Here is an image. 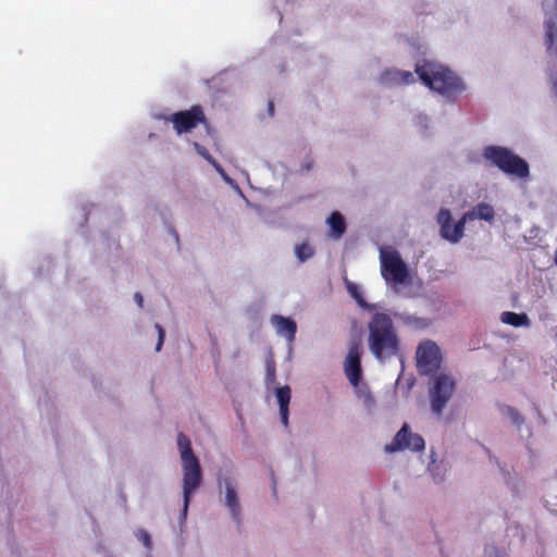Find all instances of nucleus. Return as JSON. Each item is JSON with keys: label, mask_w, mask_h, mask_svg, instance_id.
I'll return each mask as SVG.
<instances>
[{"label": "nucleus", "mask_w": 557, "mask_h": 557, "mask_svg": "<svg viewBox=\"0 0 557 557\" xmlns=\"http://www.w3.org/2000/svg\"><path fill=\"white\" fill-rule=\"evenodd\" d=\"M368 327L369 347L376 359L384 360L398 355L399 337L389 314L374 313Z\"/></svg>", "instance_id": "1"}, {"label": "nucleus", "mask_w": 557, "mask_h": 557, "mask_svg": "<svg viewBox=\"0 0 557 557\" xmlns=\"http://www.w3.org/2000/svg\"><path fill=\"white\" fill-rule=\"evenodd\" d=\"M414 72L430 89L442 95H453L463 90L462 81L448 67L433 61L424 60L417 64Z\"/></svg>", "instance_id": "2"}, {"label": "nucleus", "mask_w": 557, "mask_h": 557, "mask_svg": "<svg viewBox=\"0 0 557 557\" xmlns=\"http://www.w3.org/2000/svg\"><path fill=\"white\" fill-rule=\"evenodd\" d=\"M177 447L183 467V510L186 513L190 495L199 487L202 475L199 460L193 451L191 441L182 432L177 435Z\"/></svg>", "instance_id": "3"}, {"label": "nucleus", "mask_w": 557, "mask_h": 557, "mask_svg": "<svg viewBox=\"0 0 557 557\" xmlns=\"http://www.w3.org/2000/svg\"><path fill=\"white\" fill-rule=\"evenodd\" d=\"M483 157L506 174L515 175L520 178L529 175V165L527 161L516 156L507 148L487 146L483 151Z\"/></svg>", "instance_id": "4"}, {"label": "nucleus", "mask_w": 557, "mask_h": 557, "mask_svg": "<svg viewBox=\"0 0 557 557\" xmlns=\"http://www.w3.org/2000/svg\"><path fill=\"white\" fill-rule=\"evenodd\" d=\"M417 368L421 375L436 373L441 368L442 352L433 341H424L419 344L416 351Z\"/></svg>", "instance_id": "5"}, {"label": "nucleus", "mask_w": 557, "mask_h": 557, "mask_svg": "<svg viewBox=\"0 0 557 557\" xmlns=\"http://www.w3.org/2000/svg\"><path fill=\"white\" fill-rule=\"evenodd\" d=\"M455 389V381L447 374H440L434 377V385L430 389L431 409L442 416L444 408L451 398Z\"/></svg>", "instance_id": "6"}, {"label": "nucleus", "mask_w": 557, "mask_h": 557, "mask_svg": "<svg viewBox=\"0 0 557 557\" xmlns=\"http://www.w3.org/2000/svg\"><path fill=\"white\" fill-rule=\"evenodd\" d=\"M381 273L387 283L404 284L408 277L407 265L397 251L381 252Z\"/></svg>", "instance_id": "7"}, {"label": "nucleus", "mask_w": 557, "mask_h": 557, "mask_svg": "<svg viewBox=\"0 0 557 557\" xmlns=\"http://www.w3.org/2000/svg\"><path fill=\"white\" fill-rule=\"evenodd\" d=\"M166 121L173 124L177 134L188 133L200 123H206V116L200 106H193L189 110H183L171 114Z\"/></svg>", "instance_id": "8"}, {"label": "nucleus", "mask_w": 557, "mask_h": 557, "mask_svg": "<svg viewBox=\"0 0 557 557\" xmlns=\"http://www.w3.org/2000/svg\"><path fill=\"white\" fill-rule=\"evenodd\" d=\"M425 443L421 435L412 433L408 424H404L396 433L391 444L386 445L385 450L394 453L397 450L410 449L413 451H422Z\"/></svg>", "instance_id": "9"}, {"label": "nucleus", "mask_w": 557, "mask_h": 557, "mask_svg": "<svg viewBox=\"0 0 557 557\" xmlns=\"http://www.w3.org/2000/svg\"><path fill=\"white\" fill-rule=\"evenodd\" d=\"M437 222L441 226V235L443 238L451 243H457L463 236L466 223L463 216L453 224L450 211L448 209H441L437 214Z\"/></svg>", "instance_id": "10"}, {"label": "nucleus", "mask_w": 557, "mask_h": 557, "mask_svg": "<svg viewBox=\"0 0 557 557\" xmlns=\"http://www.w3.org/2000/svg\"><path fill=\"white\" fill-rule=\"evenodd\" d=\"M219 488L220 491H222V488L225 490V505L228 507L232 517L238 521L240 515V506L234 480L231 478L219 479Z\"/></svg>", "instance_id": "11"}, {"label": "nucleus", "mask_w": 557, "mask_h": 557, "mask_svg": "<svg viewBox=\"0 0 557 557\" xmlns=\"http://www.w3.org/2000/svg\"><path fill=\"white\" fill-rule=\"evenodd\" d=\"M345 371L354 386H357L361 380L360 352L358 345L350 347L345 361Z\"/></svg>", "instance_id": "12"}, {"label": "nucleus", "mask_w": 557, "mask_h": 557, "mask_svg": "<svg viewBox=\"0 0 557 557\" xmlns=\"http://www.w3.org/2000/svg\"><path fill=\"white\" fill-rule=\"evenodd\" d=\"M271 322L280 335L285 336L289 342L295 339L297 325L294 320L283 315L274 314L271 318Z\"/></svg>", "instance_id": "13"}, {"label": "nucleus", "mask_w": 557, "mask_h": 557, "mask_svg": "<svg viewBox=\"0 0 557 557\" xmlns=\"http://www.w3.org/2000/svg\"><path fill=\"white\" fill-rule=\"evenodd\" d=\"M495 212L491 205L486 202H481L476 205L471 211H468L463 214L465 220H484L491 222L494 220Z\"/></svg>", "instance_id": "14"}, {"label": "nucleus", "mask_w": 557, "mask_h": 557, "mask_svg": "<svg viewBox=\"0 0 557 557\" xmlns=\"http://www.w3.org/2000/svg\"><path fill=\"white\" fill-rule=\"evenodd\" d=\"M276 398L280 405V416L281 421L284 426L288 425V406L290 403V388L288 386H283L277 388Z\"/></svg>", "instance_id": "15"}, {"label": "nucleus", "mask_w": 557, "mask_h": 557, "mask_svg": "<svg viewBox=\"0 0 557 557\" xmlns=\"http://www.w3.org/2000/svg\"><path fill=\"white\" fill-rule=\"evenodd\" d=\"M383 79L408 85L414 82V76L409 71L391 70L383 74Z\"/></svg>", "instance_id": "16"}, {"label": "nucleus", "mask_w": 557, "mask_h": 557, "mask_svg": "<svg viewBox=\"0 0 557 557\" xmlns=\"http://www.w3.org/2000/svg\"><path fill=\"white\" fill-rule=\"evenodd\" d=\"M327 223L331 227L332 234L335 238H341L346 232V223L343 215L335 211L327 219Z\"/></svg>", "instance_id": "17"}, {"label": "nucleus", "mask_w": 557, "mask_h": 557, "mask_svg": "<svg viewBox=\"0 0 557 557\" xmlns=\"http://www.w3.org/2000/svg\"><path fill=\"white\" fill-rule=\"evenodd\" d=\"M500 321L503 323L512 325V326H523L529 324V318L525 313H516L511 311L503 312L500 315Z\"/></svg>", "instance_id": "18"}, {"label": "nucleus", "mask_w": 557, "mask_h": 557, "mask_svg": "<svg viewBox=\"0 0 557 557\" xmlns=\"http://www.w3.org/2000/svg\"><path fill=\"white\" fill-rule=\"evenodd\" d=\"M295 255L300 262H305L314 256V248L308 242H304L295 247Z\"/></svg>", "instance_id": "19"}, {"label": "nucleus", "mask_w": 557, "mask_h": 557, "mask_svg": "<svg viewBox=\"0 0 557 557\" xmlns=\"http://www.w3.org/2000/svg\"><path fill=\"white\" fill-rule=\"evenodd\" d=\"M346 287H347V290L348 293L350 294V296L361 306V307H366L367 304L363 299V297L361 296L357 285H355L354 283L349 282V281H346Z\"/></svg>", "instance_id": "20"}, {"label": "nucleus", "mask_w": 557, "mask_h": 557, "mask_svg": "<svg viewBox=\"0 0 557 557\" xmlns=\"http://www.w3.org/2000/svg\"><path fill=\"white\" fill-rule=\"evenodd\" d=\"M136 537H137L138 541H140L143 543V545L147 549L151 548L152 542H151V537H150V535H149V533L147 531H145L143 529L137 530Z\"/></svg>", "instance_id": "21"}, {"label": "nucleus", "mask_w": 557, "mask_h": 557, "mask_svg": "<svg viewBox=\"0 0 557 557\" xmlns=\"http://www.w3.org/2000/svg\"><path fill=\"white\" fill-rule=\"evenodd\" d=\"M505 410H506L507 416L511 419V421L515 424L520 425L523 423V418L517 409H515L510 406H506Z\"/></svg>", "instance_id": "22"}, {"label": "nucleus", "mask_w": 557, "mask_h": 557, "mask_svg": "<svg viewBox=\"0 0 557 557\" xmlns=\"http://www.w3.org/2000/svg\"><path fill=\"white\" fill-rule=\"evenodd\" d=\"M154 326L158 331V343L156 345V351H160L164 342L165 332L160 324L157 323Z\"/></svg>", "instance_id": "23"}, {"label": "nucleus", "mask_w": 557, "mask_h": 557, "mask_svg": "<svg viewBox=\"0 0 557 557\" xmlns=\"http://www.w3.org/2000/svg\"><path fill=\"white\" fill-rule=\"evenodd\" d=\"M194 146H195V149L196 151L202 156L205 159L209 160V151L207 150L206 147L203 146H200L199 144L197 143H194Z\"/></svg>", "instance_id": "24"}, {"label": "nucleus", "mask_w": 557, "mask_h": 557, "mask_svg": "<svg viewBox=\"0 0 557 557\" xmlns=\"http://www.w3.org/2000/svg\"><path fill=\"white\" fill-rule=\"evenodd\" d=\"M267 370H268V376L271 379H274L275 377V366L273 363L272 364L268 363Z\"/></svg>", "instance_id": "25"}, {"label": "nucleus", "mask_w": 557, "mask_h": 557, "mask_svg": "<svg viewBox=\"0 0 557 557\" xmlns=\"http://www.w3.org/2000/svg\"><path fill=\"white\" fill-rule=\"evenodd\" d=\"M134 298H135V301L137 302V305L143 308L144 307V298H143V295L140 293H135L134 295Z\"/></svg>", "instance_id": "26"}, {"label": "nucleus", "mask_w": 557, "mask_h": 557, "mask_svg": "<svg viewBox=\"0 0 557 557\" xmlns=\"http://www.w3.org/2000/svg\"><path fill=\"white\" fill-rule=\"evenodd\" d=\"M268 110H269L270 116H273L274 115V102L272 100H270L268 103Z\"/></svg>", "instance_id": "27"}, {"label": "nucleus", "mask_w": 557, "mask_h": 557, "mask_svg": "<svg viewBox=\"0 0 557 557\" xmlns=\"http://www.w3.org/2000/svg\"><path fill=\"white\" fill-rule=\"evenodd\" d=\"M211 165H213L216 170H221L220 165L211 158Z\"/></svg>", "instance_id": "28"}, {"label": "nucleus", "mask_w": 557, "mask_h": 557, "mask_svg": "<svg viewBox=\"0 0 557 557\" xmlns=\"http://www.w3.org/2000/svg\"><path fill=\"white\" fill-rule=\"evenodd\" d=\"M173 234H174V236H175L176 242H178V235H177V233L174 231V232H173Z\"/></svg>", "instance_id": "29"}, {"label": "nucleus", "mask_w": 557, "mask_h": 557, "mask_svg": "<svg viewBox=\"0 0 557 557\" xmlns=\"http://www.w3.org/2000/svg\"><path fill=\"white\" fill-rule=\"evenodd\" d=\"M555 263L557 265V249H556V253H555Z\"/></svg>", "instance_id": "30"}]
</instances>
